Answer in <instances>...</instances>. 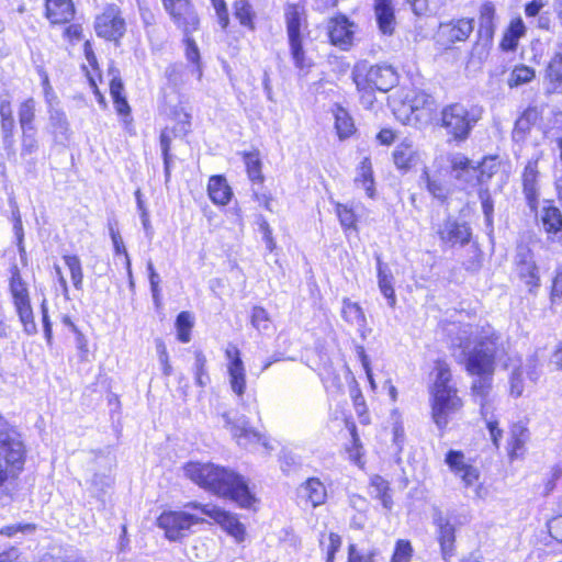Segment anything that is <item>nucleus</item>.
<instances>
[{
  "instance_id": "nucleus-59",
  "label": "nucleus",
  "mask_w": 562,
  "mask_h": 562,
  "mask_svg": "<svg viewBox=\"0 0 562 562\" xmlns=\"http://www.w3.org/2000/svg\"><path fill=\"white\" fill-rule=\"evenodd\" d=\"M14 127L15 122L14 119H5L1 120V132H2V140L5 149L13 148L14 145Z\"/></svg>"
},
{
  "instance_id": "nucleus-26",
  "label": "nucleus",
  "mask_w": 562,
  "mask_h": 562,
  "mask_svg": "<svg viewBox=\"0 0 562 562\" xmlns=\"http://www.w3.org/2000/svg\"><path fill=\"white\" fill-rule=\"evenodd\" d=\"M522 191L530 210L535 211L539 200L538 170L535 162H528L524 169Z\"/></svg>"
},
{
  "instance_id": "nucleus-37",
  "label": "nucleus",
  "mask_w": 562,
  "mask_h": 562,
  "mask_svg": "<svg viewBox=\"0 0 562 562\" xmlns=\"http://www.w3.org/2000/svg\"><path fill=\"white\" fill-rule=\"evenodd\" d=\"M369 488L371 496L380 499L384 508L391 509L393 502L389 494L390 485L385 479L380 475L371 476Z\"/></svg>"
},
{
  "instance_id": "nucleus-43",
  "label": "nucleus",
  "mask_w": 562,
  "mask_h": 562,
  "mask_svg": "<svg viewBox=\"0 0 562 562\" xmlns=\"http://www.w3.org/2000/svg\"><path fill=\"white\" fill-rule=\"evenodd\" d=\"M63 260L69 269L70 279L75 289L81 291L83 286V271L79 257L76 255H66L63 257Z\"/></svg>"
},
{
  "instance_id": "nucleus-51",
  "label": "nucleus",
  "mask_w": 562,
  "mask_h": 562,
  "mask_svg": "<svg viewBox=\"0 0 562 562\" xmlns=\"http://www.w3.org/2000/svg\"><path fill=\"white\" fill-rule=\"evenodd\" d=\"M546 78L554 85H562V53H555L546 69Z\"/></svg>"
},
{
  "instance_id": "nucleus-39",
  "label": "nucleus",
  "mask_w": 562,
  "mask_h": 562,
  "mask_svg": "<svg viewBox=\"0 0 562 562\" xmlns=\"http://www.w3.org/2000/svg\"><path fill=\"white\" fill-rule=\"evenodd\" d=\"M335 212L339 220L340 226L346 235L351 231L358 232V218L351 206H349L348 204L336 203Z\"/></svg>"
},
{
  "instance_id": "nucleus-1",
  "label": "nucleus",
  "mask_w": 562,
  "mask_h": 562,
  "mask_svg": "<svg viewBox=\"0 0 562 562\" xmlns=\"http://www.w3.org/2000/svg\"><path fill=\"white\" fill-rule=\"evenodd\" d=\"M443 330L451 336L452 346L472 350L465 356V369L472 375L479 378L473 381L472 395L480 405L481 415H487L495 411L494 400L491 397L492 374L494 362L498 358L501 349V336L490 326L473 327L471 325L460 326L457 323L448 324Z\"/></svg>"
},
{
  "instance_id": "nucleus-42",
  "label": "nucleus",
  "mask_w": 562,
  "mask_h": 562,
  "mask_svg": "<svg viewBox=\"0 0 562 562\" xmlns=\"http://www.w3.org/2000/svg\"><path fill=\"white\" fill-rule=\"evenodd\" d=\"M335 126L340 138L349 137L355 130V125L349 113L341 106H336L334 111Z\"/></svg>"
},
{
  "instance_id": "nucleus-2",
  "label": "nucleus",
  "mask_w": 562,
  "mask_h": 562,
  "mask_svg": "<svg viewBox=\"0 0 562 562\" xmlns=\"http://www.w3.org/2000/svg\"><path fill=\"white\" fill-rule=\"evenodd\" d=\"M183 472L201 487L232 499L241 508H250L256 502L244 476L233 470L213 463L189 462L183 467Z\"/></svg>"
},
{
  "instance_id": "nucleus-33",
  "label": "nucleus",
  "mask_w": 562,
  "mask_h": 562,
  "mask_svg": "<svg viewBox=\"0 0 562 562\" xmlns=\"http://www.w3.org/2000/svg\"><path fill=\"white\" fill-rule=\"evenodd\" d=\"M98 463L100 467L103 468V472H95L93 474V477L91 480V486L94 488L97 493H105L106 488H109L113 480L110 475V471L114 463V458L111 456L110 452L106 454H102L98 459Z\"/></svg>"
},
{
  "instance_id": "nucleus-20",
  "label": "nucleus",
  "mask_w": 562,
  "mask_h": 562,
  "mask_svg": "<svg viewBox=\"0 0 562 562\" xmlns=\"http://www.w3.org/2000/svg\"><path fill=\"white\" fill-rule=\"evenodd\" d=\"M473 31V20L471 19H459L440 23L438 29V41L450 46L457 42L465 41Z\"/></svg>"
},
{
  "instance_id": "nucleus-56",
  "label": "nucleus",
  "mask_w": 562,
  "mask_h": 562,
  "mask_svg": "<svg viewBox=\"0 0 562 562\" xmlns=\"http://www.w3.org/2000/svg\"><path fill=\"white\" fill-rule=\"evenodd\" d=\"M482 417L486 424L494 446L498 448L499 440L503 436V430L498 427V420L495 417L494 411H491V413H487V415H482Z\"/></svg>"
},
{
  "instance_id": "nucleus-13",
  "label": "nucleus",
  "mask_w": 562,
  "mask_h": 562,
  "mask_svg": "<svg viewBox=\"0 0 562 562\" xmlns=\"http://www.w3.org/2000/svg\"><path fill=\"white\" fill-rule=\"evenodd\" d=\"M437 235L448 247H463L470 243L472 229L465 221L449 216L438 226Z\"/></svg>"
},
{
  "instance_id": "nucleus-47",
  "label": "nucleus",
  "mask_w": 562,
  "mask_h": 562,
  "mask_svg": "<svg viewBox=\"0 0 562 562\" xmlns=\"http://www.w3.org/2000/svg\"><path fill=\"white\" fill-rule=\"evenodd\" d=\"M193 327L192 316L189 312H181L176 319L178 339L181 342H189L191 339V329Z\"/></svg>"
},
{
  "instance_id": "nucleus-8",
  "label": "nucleus",
  "mask_w": 562,
  "mask_h": 562,
  "mask_svg": "<svg viewBox=\"0 0 562 562\" xmlns=\"http://www.w3.org/2000/svg\"><path fill=\"white\" fill-rule=\"evenodd\" d=\"M204 519L198 514H191L182 510L164 512L157 519V525L165 531V536L170 541H178L187 537L191 527L203 522Z\"/></svg>"
},
{
  "instance_id": "nucleus-32",
  "label": "nucleus",
  "mask_w": 562,
  "mask_h": 562,
  "mask_svg": "<svg viewBox=\"0 0 562 562\" xmlns=\"http://www.w3.org/2000/svg\"><path fill=\"white\" fill-rule=\"evenodd\" d=\"M49 127L57 144L65 145L70 137L69 122L66 114L57 109L49 110Z\"/></svg>"
},
{
  "instance_id": "nucleus-18",
  "label": "nucleus",
  "mask_w": 562,
  "mask_h": 562,
  "mask_svg": "<svg viewBox=\"0 0 562 562\" xmlns=\"http://www.w3.org/2000/svg\"><path fill=\"white\" fill-rule=\"evenodd\" d=\"M402 108L404 112H409L415 121H427L436 110V101L425 91H412L406 94Z\"/></svg>"
},
{
  "instance_id": "nucleus-22",
  "label": "nucleus",
  "mask_w": 562,
  "mask_h": 562,
  "mask_svg": "<svg viewBox=\"0 0 562 562\" xmlns=\"http://www.w3.org/2000/svg\"><path fill=\"white\" fill-rule=\"evenodd\" d=\"M328 34L333 45L346 50L352 45L355 24L345 15H337L328 22Z\"/></svg>"
},
{
  "instance_id": "nucleus-35",
  "label": "nucleus",
  "mask_w": 562,
  "mask_h": 562,
  "mask_svg": "<svg viewBox=\"0 0 562 562\" xmlns=\"http://www.w3.org/2000/svg\"><path fill=\"white\" fill-rule=\"evenodd\" d=\"M529 439V430L521 423L515 424L510 430L508 442V456L510 460L521 458L525 453V445Z\"/></svg>"
},
{
  "instance_id": "nucleus-53",
  "label": "nucleus",
  "mask_w": 562,
  "mask_h": 562,
  "mask_svg": "<svg viewBox=\"0 0 562 562\" xmlns=\"http://www.w3.org/2000/svg\"><path fill=\"white\" fill-rule=\"evenodd\" d=\"M423 178H425L428 192L435 199L443 201L447 198L448 189L439 179L430 177L427 171H424Z\"/></svg>"
},
{
  "instance_id": "nucleus-19",
  "label": "nucleus",
  "mask_w": 562,
  "mask_h": 562,
  "mask_svg": "<svg viewBox=\"0 0 562 562\" xmlns=\"http://www.w3.org/2000/svg\"><path fill=\"white\" fill-rule=\"evenodd\" d=\"M539 376L540 371L538 370V360L536 357L529 358L525 364L514 367L509 375L510 395L514 397L521 396L526 389V381L528 380L531 383H536Z\"/></svg>"
},
{
  "instance_id": "nucleus-58",
  "label": "nucleus",
  "mask_w": 562,
  "mask_h": 562,
  "mask_svg": "<svg viewBox=\"0 0 562 562\" xmlns=\"http://www.w3.org/2000/svg\"><path fill=\"white\" fill-rule=\"evenodd\" d=\"M147 271H148V277H149L153 301L156 306H159V304H160V286H159L160 277L156 272L154 265L150 260L147 262Z\"/></svg>"
},
{
  "instance_id": "nucleus-23",
  "label": "nucleus",
  "mask_w": 562,
  "mask_h": 562,
  "mask_svg": "<svg viewBox=\"0 0 562 562\" xmlns=\"http://www.w3.org/2000/svg\"><path fill=\"white\" fill-rule=\"evenodd\" d=\"M540 227L552 240L562 236V211L552 201H546L539 214Z\"/></svg>"
},
{
  "instance_id": "nucleus-45",
  "label": "nucleus",
  "mask_w": 562,
  "mask_h": 562,
  "mask_svg": "<svg viewBox=\"0 0 562 562\" xmlns=\"http://www.w3.org/2000/svg\"><path fill=\"white\" fill-rule=\"evenodd\" d=\"M247 173L251 182L261 183L263 176L261 172V161L258 153H247L244 156Z\"/></svg>"
},
{
  "instance_id": "nucleus-36",
  "label": "nucleus",
  "mask_w": 562,
  "mask_h": 562,
  "mask_svg": "<svg viewBox=\"0 0 562 562\" xmlns=\"http://www.w3.org/2000/svg\"><path fill=\"white\" fill-rule=\"evenodd\" d=\"M526 33V26L520 18L514 19L501 41V48L504 52H514L518 46L519 38Z\"/></svg>"
},
{
  "instance_id": "nucleus-15",
  "label": "nucleus",
  "mask_w": 562,
  "mask_h": 562,
  "mask_svg": "<svg viewBox=\"0 0 562 562\" xmlns=\"http://www.w3.org/2000/svg\"><path fill=\"white\" fill-rule=\"evenodd\" d=\"M164 7L187 36L198 29L199 18L190 0H164Z\"/></svg>"
},
{
  "instance_id": "nucleus-3",
  "label": "nucleus",
  "mask_w": 562,
  "mask_h": 562,
  "mask_svg": "<svg viewBox=\"0 0 562 562\" xmlns=\"http://www.w3.org/2000/svg\"><path fill=\"white\" fill-rule=\"evenodd\" d=\"M436 378L430 387L431 416L436 426L443 430L449 424L450 416L462 407L457 389L451 384V372L443 362L436 364Z\"/></svg>"
},
{
  "instance_id": "nucleus-60",
  "label": "nucleus",
  "mask_w": 562,
  "mask_h": 562,
  "mask_svg": "<svg viewBox=\"0 0 562 562\" xmlns=\"http://www.w3.org/2000/svg\"><path fill=\"white\" fill-rule=\"evenodd\" d=\"M10 205L13 209L12 210V215H13V229H14V234H15L18 243H19L20 252H22L23 248L21 247V245H22V241H23L24 232H23V225H22V220H21L20 211H19V207H18V205H16V203H15V201L13 199H10Z\"/></svg>"
},
{
  "instance_id": "nucleus-63",
  "label": "nucleus",
  "mask_w": 562,
  "mask_h": 562,
  "mask_svg": "<svg viewBox=\"0 0 562 562\" xmlns=\"http://www.w3.org/2000/svg\"><path fill=\"white\" fill-rule=\"evenodd\" d=\"M329 544L326 548V561L325 562H334L335 554L339 551L341 547V538L338 533L330 532L329 533Z\"/></svg>"
},
{
  "instance_id": "nucleus-38",
  "label": "nucleus",
  "mask_w": 562,
  "mask_h": 562,
  "mask_svg": "<svg viewBox=\"0 0 562 562\" xmlns=\"http://www.w3.org/2000/svg\"><path fill=\"white\" fill-rule=\"evenodd\" d=\"M356 183L361 186L369 198L374 196V180L372 172V165L369 158H363L356 177Z\"/></svg>"
},
{
  "instance_id": "nucleus-31",
  "label": "nucleus",
  "mask_w": 562,
  "mask_h": 562,
  "mask_svg": "<svg viewBox=\"0 0 562 562\" xmlns=\"http://www.w3.org/2000/svg\"><path fill=\"white\" fill-rule=\"evenodd\" d=\"M419 159L418 153L411 140H403L393 151L395 166L401 170H408L414 167Z\"/></svg>"
},
{
  "instance_id": "nucleus-52",
  "label": "nucleus",
  "mask_w": 562,
  "mask_h": 562,
  "mask_svg": "<svg viewBox=\"0 0 562 562\" xmlns=\"http://www.w3.org/2000/svg\"><path fill=\"white\" fill-rule=\"evenodd\" d=\"M170 145H171V135H170V132L166 128V130L161 131V133H160V148H161V154H162V158H164L166 182H168L170 179V169H171V159H172V156L170 155Z\"/></svg>"
},
{
  "instance_id": "nucleus-16",
  "label": "nucleus",
  "mask_w": 562,
  "mask_h": 562,
  "mask_svg": "<svg viewBox=\"0 0 562 562\" xmlns=\"http://www.w3.org/2000/svg\"><path fill=\"white\" fill-rule=\"evenodd\" d=\"M515 262L517 273L520 280L528 286L529 292L536 291L540 286V277L532 251L526 246H518Z\"/></svg>"
},
{
  "instance_id": "nucleus-6",
  "label": "nucleus",
  "mask_w": 562,
  "mask_h": 562,
  "mask_svg": "<svg viewBox=\"0 0 562 562\" xmlns=\"http://www.w3.org/2000/svg\"><path fill=\"white\" fill-rule=\"evenodd\" d=\"M9 292L24 333L29 336L35 335L37 326L34 321L29 286L16 265L10 268Z\"/></svg>"
},
{
  "instance_id": "nucleus-48",
  "label": "nucleus",
  "mask_w": 562,
  "mask_h": 562,
  "mask_svg": "<svg viewBox=\"0 0 562 562\" xmlns=\"http://www.w3.org/2000/svg\"><path fill=\"white\" fill-rule=\"evenodd\" d=\"M475 167L477 168V183L482 184L488 181L497 171V158L493 156L485 157L481 162L475 165Z\"/></svg>"
},
{
  "instance_id": "nucleus-9",
  "label": "nucleus",
  "mask_w": 562,
  "mask_h": 562,
  "mask_svg": "<svg viewBox=\"0 0 562 562\" xmlns=\"http://www.w3.org/2000/svg\"><path fill=\"white\" fill-rule=\"evenodd\" d=\"M184 507L195 509L201 515H204L215 521L224 531L232 536L236 542L239 543L245 540V526L238 520L236 515L213 504H200L194 502L188 503Z\"/></svg>"
},
{
  "instance_id": "nucleus-28",
  "label": "nucleus",
  "mask_w": 562,
  "mask_h": 562,
  "mask_svg": "<svg viewBox=\"0 0 562 562\" xmlns=\"http://www.w3.org/2000/svg\"><path fill=\"white\" fill-rule=\"evenodd\" d=\"M452 175L467 184L477 183V168L465 156L457 154L451 158Z\"/></svg>"
},
{
  "instance_id": "nucleus-30",
  "label": "nucleus",
  "mask_w": 562,
  "mask_h": 562,
  "mask_svg": "<svg viewBox=\"0 0 562 562\" xmlns=\"http://www.w3.org/2000/svg\"><path fill=\"white\" fill-rule=\"evenodd\" d=\"M378 285L382 295L386 299L387 305L394 307L396 305V295L394 291V277L391 269L384 265L380 258L376 262Z\"/></svg>"
},
{
  "instance_id": "nucleus-29",
  "label": "nucleus",
  "mask_w": 562,
  "mask_h": 562,
  "mask_svg": "<svg viewBox=\"0 0 562 562\" xmlns=\"http://www.w3.org/2000/svg\"><path fill=\"white\" fill-rule=\"evenodd\" d=\"M75 14L71 0H46V15L54 24L67 23Z\"/></svg>"
},
{
  "instance_id": "nucleus-5",
  "label": "nucleus",
  "mask_w": 562,
  "mask_h": 562,
  "mask_svg": "<svg viewBox=\"0 0 562 562\" xmlns=\"http://www.w3.org/2000/svg\"><path fill=\"white\" fill-rule=\"evenodd\" d=\"M482 108L473 104L452 103L441 111V125L456 142H464L482 117Z\"/></svg>"
},
{
  "instance_id": "nucleus-4",
  "label": "nucleus",
  "mask_w": 562,
  "mask_h": 562,
  "mask_svg": "<svg viewBox=\"0 0 562 562\" xmlns=\"http://www.w3.org/2000/svg\"><path fill=\"white\" fill-rule=\"evenodd\" d=\"M25 448L19 435L0 416V486L23 470Z\"/></svg>"
},
{
  "instance_id": "nucleus-24",
  "label": "nucleus",
  "mask_w": 562,
  "mask_h": 562,
  "mask_svg": "<svg viewBox=\"0 0 562 562\" xmlns=\"http://www.w3.org/2000/svg\"><path fill=\"white\" fill-rule=\"evenodd\" d=\"M375 21L384 35H392L395 31V8L392 0H374Z\"/></svg>"
},
{
  "instance_id": "nucleus-21",
  "label": "nucleus",
  "mask_w": 562,
  "mask_h": 562,
  "mask_svg": "<svg viewBox=\"0 0 562 562\" xmlns=\"http://www.w3.org/2000/svg\"><path fill=\"white\" fill-rule=\"evenodd\" d=\"M296 496L300 503L316 508L326 503L327 488L318 477H310L299 485Z\"/></svg>"
},
{
  "instance_id": "nucleus-57",
  "label": "nucleus",
  "mask_w": 562,
  "mask_h": 562,
  "mask_svg": "<svg viewBox=\"0 0 562 562\" xmlns=\"http://www.w3.org/2000/svg\"><path fill=\"white\" fill-rule=\"evenodd\" d=\"M392 417L394 419L392 427L393 445L395 446L396 452L400 453L405 442L404 426L395 411L393 412Z\"/></svg>"
},
{
  "instance_id": "nucleus-27",
  "label": "nucleus",
  "mask_w": 562,
  "mask_h": 562,
  "mask_svg": "<svg viewBox=\"0 0 562 562\" xmlns=\"http://www.w3.org/2000/svg\"><path fill=\"white\" fill-rule=\"evenodd\" d=\"M341 317L349 325L357 328V331L362 338L367 336V318L362 307L349 299L342 300Z\"/></svg>"
},
{
  "instance_id": "nucleus-40",
  "label": "nucleus",
  "mask_w": 562,
  "mask_h": 562,
  "mask_svg": "<svg viewBox=\"0 0 562 562\" xmlns=\"http://www.w3.org/2000/svg\"><path fill=\"white\" fill-rule=\"evenodd\" d=\"M250 323L260 334L268 335L273 329L269 313L261 306H254L250 313Z\"/></svg>"
},
{
  "instance_id": "nucleus-41",
  "label": "nucleus",
  "mask_w": 562,
  "mask_h": 562,
  "mask_svg": "<svg viewBox=\"0 0 562 562\" xmlns=\"http://www.w3.org/2000/svg\"><path fill=\"white\" fill-rule=\"evenodd\" d=\"M536 77L533 68L526 65H517L512 70L507 83L509 88H516L532 81Z\"/></svg>"
},
{
  "instance_id": "nucleus-62",
  "label": "nucleus",
  "mask_w": 562,
  "mask_h": 562,
  "mask_svg": "<svg viewBox=\"0 0 562 562\" xmlns=\"http://www.w3.org/2000/svg\"><path fill=\"white\" fill-rule=\"evenodd\" d=\"M356 87L360 94L361 104L366 109H372L374 101H375L374 91L376 89L369 86V83H367V82L363 86H356Z\"/></svg>"
},
{
  "instance_id": "nucleus-25",
  "label": "nucleus",
  "mask_w": 562,
  "mask_h": 562,
  "mask_svg": "<svg viewBox=\"0 0 562 562\" xmlns=\"http://www.w3.org/2000/svg\"><path fill=\"white\" fill-rule=\"evenodd\" d=\"M434 522L438 528V539L441 547L443 559H448L453 554L454 548V526L449 521L441 512H437L434 516Z\"/></svg>"
},
{
  "instance_id": "nucleus-55",
  "label": "nucleus",
  "mask_w": 562,
  "mask_h": 562,
  "mask_svg": "<svg viewBox=\"0 0 562 562\" xmlns=\"http://www.w3.org/2000/svg\"><path fill=\"white\" fill-rule=\"evenodd\" d=\"M326 391L330 395H337L344 392V382L339 374L335 372H327L322 378Z\"/></svg>"
},
{
  "instance_id": "nucleus-11",
  "label": "nucleus",
  "mask_w": 562,
  "mask_h": 562,
  "mask_svg": "<svg viewBox=\"0 0 562 562\" xmlns=\"http://www.w3.org/2000/svg\"><path fill=\"white\" fill-rule=\"evenodd\" d=\"M94 30L98 36L108 41L119 42L125 34L126 24L122 18L119 7L108 5L103 12L97 16Z\"/></svg>"
},
{
  "instance_id": "nucleus-54",
  "label": "nucleus",
  "mask_w": 562,
  "mask_h": 562,
  "mask_svg": "<svg viewBox=\"0 0 562 562\" xmlns=\"http://www.w3.org/2000/svg\"><path fill=\"white\" fill-rule=\"evenodd\" d=\"M413 557V548L408 540H397L395 549L391 558V562H411Z\"/></svg>"
},
{
  "instance_id": "nucleus-44",
  "label": "nucleus",
  "mask_w": 562,
  "mask_h": 562,
  "mask_svg": "<svg viewBox=\"0 0 562 562\" xmlns=\"http://www.w3.org/2000/svg\"><path fill=\"white\" fill-rule=\"evenodd\" d=\"M234 16L239 21V23L248 27L250 30L255 29L254 18L255 13L252 7L247 0H237L234 3Z\"/></svg>"
},
{
  "instance_id": "nucleus-50",
  "label": "nucleus",
  "mask_w": 562,
  "mask_h": 562,
  "mask_svg": "<svg viewBox=\"0 0 562 562\" xmlns=\"http://www.w3.org/2000/svg\"><path fill=\"white\" fill-rule=\"evenodd\" d=\"M194 358H195V361H194L195 383L199 386L204 387L211 381L210 375L207 373V369H206V358L202 351H196L194 355Z\"/></svg>"
},
{
  "instance_id": "nucleus-49",
  "label": "nucleus",
  "mask_w": 562,
  "mask_h": 562,
  "mask_svg": "<svg viewBox=\"0 0 562 562\" xmlns=\"http://www.w3.org/2000/svg\"><path fill=\"white\" fill-rule=\"evenodd\" d=\"M35 117V102L32 98L26 99L19 108V123L21 130L35 127L33 124Z\"/></svg>"
},
{
  "instance_id": "nucleus-14",
  "label": "nucleus",
  "mask_w": 562,
  "mask_h": 562,
  "mask_svg": "<svg viewBox=\"0 0 562 562\" xmlns=\"http://www.w3.org/2000/svg\"><path fill=\"white\" fill-rule=\"evenodd\" d=\"M223 418L225 427L229 429L238 446L249 448L250 446L259 442L267 446L260 432L249 426V422L246 416L233 417L231 413H224Z\"/></svg>"
},
{
  "instance_id": "nucleus-64",
  "label": "nucleus",
  "mask_w": 562,
  "mask_h": 562,
  "mask_svg": "<svg viewBox=\"0 0 562 562\" xmlns=\"http://www.w3.org/2000/svg\"><path fill=\"white\" fill-rule=\"evenodd\" d=\"M562 299V267H559L552 283L551 300L557 303Z\"/></svg>"
},
{
  "instance_id": "nucleus-7",
  "label": "nucleus",
  "mask_w": 562,
  "mask_h": 562,
  "mask_svg": "<svg viewBox=\"0 0 562 562\" xmlns=\"http://www.w3.org/2000/svg\"><path fill=\"white\" fill-rule=\"evenodd\" d=\"M352 80L356 86H363L366 82L379 91L386 92L398 81L396 70L390 65H369L359 63L352 70Z\"/></svg>"
},
{
  "instance_id": "nucleus-46",
  "label": "nucleus",
  "mask_w": 562,
  "mask_h": 562,
  "mask_svg": "<svg viewBox=\"0 0 562 562\" xmlns=\"http://www.w3.org/2000/svg\"><path fill=\"white\" fill-rule=\"evenodd\" d=\"M36 133L35 127L22 130L21 157L31 156L37 153L40 145Z\"/></svg>"
},
{
  "instance_id": "nucleus-34",
  "label": "nucleus",
  "mask_w": 562,
  "mask_h": 562,
  "mask_svg": "<svg viewBox=\"0 0 562 562\" xmlns=\"http://www.w3.org/2000/svg\"><path fill=\"white\" fill-rule=\"evenodd\" d=\"M207 193L214 204L226 205L233 195L232 189L223 176H212L207 184Z\"/></svg>"
},
{
  "instance_id": "nucleus-12",
  "label": "nucleus",
  "mask_w": 562,
  "mask_h": 562,
  "mask_svg": "<svg viewBox=\"0 0 562 562\" xmlns=\"http://www.w3.org/2000/svg\"><path fill=\"white\" fill-rule=\"evenodd\" d=\"M226 370L232 392L241 398L247 389L246 368L237 346L229 344L225 349Z\"/></svg>"
},
{
  "instance_id": "nucleus-10",
  "label": "nucleus",
  "mask_w": 562,
  "mask_h": 562,
  "mask_svg": "<svg viewBox=\"0 0 562 562\" xmlns=\"http://www.w3.org/2000/svg\"><path fill=\"white\" fill-rule=\"evenodd\" d=\"M286 32L289 37L290 53L295 68L300 71H307L312 63L305 56L301 37V13L294 5L285 10Z\"/></svg>"
},
{
  "instance_id": "nucleus-61",
  "label": "nucleus",
  "mask_w": 562,
  "mask_h": 562,
  "mask_svg": "<svg viewBox=\"0 0 562 562\" xmlns=\"http://www.w3.org/2000/svg\"><path fill=\"white\" fill-rule=\"evenodd\" d=\"M495 7L492 2H485L480 8L479 26H495Z\"/></svg>"
},
{
  "instance_id": "nucleus-17",
  "label": "nucleus",
  "mask_w": 562,
  "mask_h": 562,
  "mask_svg": "<svg viewBox=\"0 0 562 562\" xmlns=\"http://www.w3.org/2000/svg\"><path fill=\"white\" fill-rule=\"evenodd\" d=\"M445 462L450 471L461 479L465 488L474 486L480 479V471L473 464L467 462L465 456L459 450H449L446 453Z\"/></svg>"
}]
</instances>
